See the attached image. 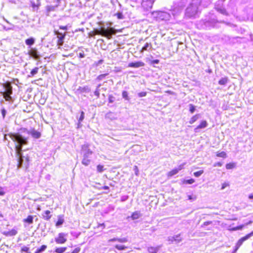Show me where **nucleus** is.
<instances>
[{
  "label": "nucleus",
  "instance_id": "2f4dec72",
  "mask_svg": "<svg viewBox=\"0 0 253 253\" xmlns=\"http://www.w3.org/2000/svg\"><path fill=\"white\" fill-rule=\"evenodd\" d=\"M204 173L203 170H201L195 172L194 175L195 177H198L200 176Z\"/></svg>",
  "mask_w": 253,
  "mask_h": 253
},
{
  "label": "nucleus",
  "instance_id": "f03ea898",
  "mask_svg": "<svg viewBox=\"0 0 253 253\" xmlns=\"http://www.w3.org/2000/svg\"><path fill=\"white\" fill-rule=\"evenodd\" d=\"M202 0H192L191 2L186 9L185 16L188 18H195L198 13Z\"/></svg>",
  "mask_w": 253,
  "mask_h": 253
},
{
  "label": "nucleus",
  "instance_id": "3c124183",
  "mask_svg": "<svg viewBox=\"0 0 253 253\" xmlns=\"http://www.w3.org/2000/svg\"><path fill=\"white\" fill-rule=\"evenodd\" d=\"M229 186V184L228 183L225 182L222 184L221 187V190L225 189L226 187Z\"/></svg>",
  "mask_w": 253,
  "mask_h": 253
},
{
  "label": "nucleus",
  "instance_id": "423d86ee",
  "mask_svg": "<svg viewBox=\"0 0 253 253\" xmlns=\"http://www.w3.org/2000/svg\"><path fill=\"white\" fill-rule=\"evenodd\" d=\"M186 2V0H181L177 5H174L173 9L172 11H170L173 17L180 12V10L185 6Z\"/></svg>",
  "mask_w": 253,
  "mask_h": 253
},
{
  "label": "nucleus",
  "instance_id": "4be33fe9",
  "mask_svg": "<svg viewBox=\"0 0 253 253\" xmlns=\"http://www.w3.org/2000/svg\"><path fill=\"white\" fill-rule=\"evenodd\" d=\"M141 216V214L139 211H135L131 215V218L133 220L137 219Z\"/></svg>",
  "mask_w": 253,
  "mask_h": 253
},
{
  "label": "nucleus",
  "instance_id": "393cba45",
  "mask_svg": "<svg viewBox=\"0 0 253 253\" xmlns=\"http://www.w3.org/2000/svg\"><path fill=\"white\" fill-rule=\"evenodd\" d=\"M199 117H200L199 114H197V115L193 116L191 118V119L189 121V123L190 124H193L195 122H196L199 118Z\"/></svg>",
  "mask_w": 253,
  "mask_h": 253
},
{
  "label": "nucleus",
  "instance_id": "a19ab883",
  "mask_svg": "<svg viewBox=\"0 0 253 253\" xmlns=\"http://www.w3.org/2000/svg\"><path fill=\"white\" fill-rule=\"evenodd\" d=\"M117 241L121 243H125L127 242V239L126 238H119V239H117Z\"/></svg>",
  "mask_w": 253,
  "mask_h": 253
},
{
  "label": "nucleus",
  "instance_id": "774afa93",
  "mask_svg": "<svg viewBox=\"0 0 253 253\" xmlns=\"http://www.w3.org/2000/svg\"><path fill=\"white\" fill-rule=\"evenodd\" d=\"M250 38H251V41L253 42V35L251 34L250 35Z\"/></svg>",
  "mask_w": 253,
  "mask_h": 253
},
{
  "label": "nucleus",
  "instance_id": "c9c22d12",
  "mask_svg": "<svg viewBox=\"0 0 253 253\" xmlns=\"http://www.w3.org/2000/svg\"><path fill=\"white\" fill-rule=\"evenodd\" d=\"M103 166L102 165H99L97 166V170L98 172H102L104 170V169H103Z\"/></svg>",
  "mask_w": 253,
  "mask_h": 253
},
{
  "label": "nucleus",
  "instance_id": "5701e85b",
  "mask_svg": "<svg viewBox=\"0 0 253 253\" xmlns=\"http://www.w3.org/2000/svg\"><path fill=\"white\" fill-rule=\"evenodd\" d=\"M152 47V45H151V44L150 43H146L145 44V45L143 46V47L142 48V49L141 50L142 51H144V50H149L151 49Z\"/></svg>",
  "mask_w": 253,
  "mask_h": 253
},
{
  "label": "nucleus",
  "instance_id": "473e14b6",
  "mask_svg": "<svg viewBox=\"0 0 253 253\" xmlns=\"http://www.w3.org/2000/svg\"><path fill=\"white\" fill-rule=\"evenodd\" d=\"M122 96L126 100H129V98L128 96V93L126 91H124L122 93Z\"/></svg>",
  "mask_w": 253,
  "mask_h": 253
},
{
  "label": "nucleus",
  "instance_id": "72a5a7b5",
  "mask_svg": "<svg viewBox=\"0 0 253 253\" xmlns=\"http://www.w3.org/2000/svg\"><path fill=\"white\" fill-rule=\"evenodd\" d=\"M235 165L234 163H229L226 165V168L227 169H232L235 167Z\"/></svg>",
  "mask_w": 253,
  "mask_h": 253
},
{
  "label": "nucleus",
  "instance_id": "c03bdc74",
  "mask_svg": "<svg viewBox=\"0 0 253 253\" xmlns=\"http://www.w3.org/2000/svg\"><path fill=\"white\" fill-rule=\"evenodd\" d=\"M64 40L58 39L57 45L59 46H62L63 44Z\"/></svg>",
  "mask_w": 253,
  "mask_h": 253
},
{
  "label": "nucleus",
  "instance_id": "e433bc0d",
  "mask_svg": "<svg viewBox=\"0 0 253 253\" xmlns=\"http://www.w3.org/2000/svg\"><path fill=\"white\" fill-rule=\"evenodd\" d=\"M115 15L117 16L119 19H123L124 18V16L122 12H118L115 14Z\"/></svg>",
  "mask_w": 253,
  "mask_h": 253
},
{
  "label": "nucleus",
  "instance_id": "09e8293b",
  "mask_svg": "<svg viewBox=\"0 0 253 253\" xmlns=\"http://www.w3.org/2000/svg\"><path fill=\"white\" fill-rule=\"evenodd\" d=\"M146 95V92H139V93H138V96L139 97L145 96Z\"/></svg>",
  "mask_w": 253,
  "mask_h": 253
},
{
  "label": "nucleus",
  "instance_id": "f257e3e1",
  "mask_svg": "<svg viewBox=\"0 0 253 253\" xmlns=\"http://www.w3.org/2000/svg\"><path fill=\"white\" fill-rule=\"evenodd\" d=\"M8 135L14 142L17 143L15 146V150L18 157V168H20L22 167L24 161L22 155V147L28 143L27 139L19 133H10Z\"/></svg>",
  "mask_w": 253,
  "mask_h": 253
},
{
  "label": "nucleus",
  "instance_id": "58836bf2",
  "mask_svg": "<svg viewBox=\"0 0 253 253\" xmlns=\"http://www.w3.org/2000/svg\"><path fill=\"white\" fill-rule=\"evenodd\" d=\"M29 248L26 246H24L21 249L22 252H26V253H30V252H29Z\"/></svg>",
  "mask_w": 253,
  "mask_h": 253
},
{
  "label": "nucleus",
  "instance_id": "7ed1b4c3",
  "mask_svg": "<svg viewBox=\"0 0 253 253\" xmlns=\"http://www.w3.org/2000/svg\"><path fill=\"white\" fill-rule=\"evenodd\" d=\"M93 152L89 148V145L85 143L82 146L81 154L83 155V159L82 164L85 166H88L91 163V156Z\"/></svg>",
  "mask_w": 253,
  "mask_h": 253
},
{
  "label": "nucleus",
  "instance_id": "4d7b16f0",
  "mask_svg": "<svg viewBox=\"0 0 253 253\" xmlns=\"http://www.w3.org/2000/svg\"><path fill=\"white\" fill-rule=\"evenodd\" d=\"M80 251V249L79 248H76L71 253H79Z\"/></svg>",
  "mask_w": 253,
  "mask_h": 253
},
{
  "label": "nucleus",
  "instance_id": "b1692460",
  "mask_svg": "<svg viewBox=\"0 0 253 253\" xmlns=\"http://www.w3.org/2000/svg\"><path fill=\"white\" fill-rule=\"evenodd\" d=\"M23 221L28 223L29 224H32L33 223V217L32 215H29L27 218L24 219Z\"/></svg>",
  "mask_w": 253,
  "mask_h": 253
},
{
  "label": "nucleus",
  "instance_id": "c85d7f7f",
  "mask_svg": "<svg viewBox=\"0 0 253 253\" xmlns=\"http://www.w3.org/2000/svg\"><path fill=\"white\" fill-rule=\"evenodd\" d=\"M228 82V79L227 78H223L221 79L219 82L218 84L221 85H225Z\"/></svg>",
  "mask_w": 253,
  "mask_h": 253
},
{
  "label": "nucleus",
  "instance_id": "aec40b11",
  "mask_svg": "<svg viewBox=\"0 0 253 253\" xmlns=\"http://www.w3.org/2000/svg\"><path fill=\"white\" fill-rule=\"evenodd\" d=\"M55 34L57 36L58 39H60V40L65 39V35H66L65 33L63 34L61 32H59L58 31H55Z\"/></svg>",
  "mask_w": 253,
  "mask_h": 253
},
{
  "label": "nucleus",
  "instance_id": "052dcab7",
  "mask_svg": "<svg viewBox=\"0 0 253 253\" xmlns=\"http://www.w3.org/2000/svg\"><path fill=\"white\" fill-rule=\"evenodd\" d=\"M59 28H60V29H62V30H67V26H60Z\"/></svg>",
  "mask_w": 253,
  "mask_h": 253
},
{
  "label": "nucleus",
  "instance_id": "20e7f679",
  "mask_svg": "<svg viewBox=\"0 0 253 253\" xmlns=\"http://www.w3.org/2000/svg\"><path fill=\"white\" fill-rule=\"evenodd\" d=\"M95 33L96 35H100L106 37L108 39H111L112 37V35L116 34V32L115 29L113 28L108 27L105 28V27H101L99 29H95Z\"/></svg>",
  "mask_w": 253,
  "mask_h": 253
},
{
  "label": "nucleus",
  "instance_id": "dca6fc26",
  "mask_svg": "<svg viewBox=\"0 0 253 253\" xmlns=\"http://www.w3.org/2000/svg\"><path fill=\"white\" fill-rule=\"evenodd\" d=\"M28 133L31 134L35 138H39L41 136V133L35 129L29 131Z\"/></svg>",
  "mask_w": 253,
  "mask_h": 253
},
{
  "label": "nucleus",
  "instance_id": "13d9d810",
  "mask_svg": "<svg viewBox=\"0 0 253 253\" xmlns=\"http://www.w3.org/2000/svg\"><path fill=\"white\" fill-rule=\"evenodd\" d=\"M222 163H220V162H217V163H215L214 165H213V166L214 167H221L222 166Z\"/></svg>",
  "mask_w": 253,
  "mask_h": 253
},
{
  "label": "nucleus",
  "instance_id": "a18cd8bd",
  "mask_svg": "<svg viewBox=\"0 0 253 253\" xmlns=\"http://www.w3.org/2000/svg\"><path fill=\"white\" fill-rule=\"evenodd\" d=\"M115 100V98L113 96L110 95L109 97V102L113 103Z\"/></svg>",
  "mask_w": 253,
  "mask_h": 253
},
{
  "label": "nucleus",
  "instance_id": "4468645a",
  "mask_svg": "<svg viewBox=\"0 0 253 253\" xmlns=\"http://www.w3.org/2000/svg\"><path fill=\"white\" fill-rule=\"evenodd\" d=\"M2 234L7 237H11L16 235L17 234V229L13 228L10 231H4L2 232Z\"/></svg>",
  "mask_w": 253,
  "mask_h": 253
},
{
  "label": "nucleus",
  "instance_id": "e2e57ef3",
  "mask_svg": "<svg viewBox=\"0 0 253 253\" xmlns=\"http://www.w3.org/2000/svg\"><path fill=\"white\" fill-rule=\"evenodd\" d=\"M117 239H119V238H113V239H110V240H109V242H114V241H117Z\"/></svg>",
  "mask_w": 253,
  "mask_h": 253
},
{
  "label": "nucleus",
  "instance_id": "8fccbe9b",
  "mask_svg": "<svg viewBox=\"0 0 253 253\" xmlns=\"http://www.w3.org/2000/svg\"><path fill=\"white\" fill-rule=\"evenodd\" d=\"M142 65L143 64H129L128 66L137 68V67H139L141 66V65Z\"/></svg>",
  "mask_w": 253,
  "mask_h": 253
},
{
  "label": "nucleus",
  "instance_id": "6e6d98bb",
  "mask_svg": "<svg viewBox=\"0 0 253 253\" xmlns=\"http://www.w3.org/2000/svg\"><path fill=\"white\" fill-rule=\"evenodd\" d=\"M5 192L3 191V188L0 186V196H3Z\"/></svg>",
  "mask_w": 253,
  "mask_h": 253
},
{
  "label": "nucleus",
  "instance_id": "9d476101",
  "mask_svg": "<svg viewBox=\"0 0 253 253\" xmlns=\"http://www.w3.org/2000/svg\"><path fill=\"white\" fill-rule=\"evenodd\" d=\"M66 234L64 233H60L58 235V237L55 238V241L57 244H62L67 241L66 238Z\"/></svg>",
  "mask_w": 253,
  "mask_h": 253
},
{
  "label": "nucleus",
  "instance_id": "39448f33",
  "mask_svg": "<svg viewBox=\"0 0 253 253\" xmlns=\"http://www.w3.org/2000/svg\"><path fill=\"white\" fill-rule=\"evenodd\" d=\"M169 10V12L162 11H154L152 12L151 14L153 17L157 20H169L171 17L172 13Z\"/></svg>",
  "mask_w": 253,
  "mask_h": 253
},
{
  "label": "nucleus",
  "instance_id": "a878e982",
  "mask_svg": "<svg viewBox=\"0 0 253 253\" xmlns=\"http://www.w3.org/2000/svg\"><path fill=\"white\" fill-rule=\"evenodd\" d=\"M30 55L36 59H38L39 57L38 52L36 50H32L30 52Z\"/></svg>",
  "mask_w": 253,
  "mask_h": 253
},
{
  "label": "nucleus",
  "instance_id": "864d4df0",
  "mask_svg": "<svg viewBox=\"0 0 253 253\" xmlns=\"http://www.w3.org/2000/svg\"><path fill=\"white\" fill-rule=\"evenodd\" d=\"M100 86L99 85L97 88H98ZM94 95L97 96L98 97L99 96V91L98 88L96 89V90L94 91Z\"/></svg>",
  "mask_w": 253,
  "mask_h": 253
},
{
  "label": "nucleus",
  "instance_id": "5fc2aeb1",
  "mask_svg": "<svg viewBox=\"0 0 253 253\" xmlns=\"http://www.w3.org/2000/svg\"><path fill=\"white\" fill-rule=\"evenodd\" d=\"M4 98L5 100L7 101H9L11 99L10 95H6L5 94L4 95Z\"/></svg>",
  "mask_w": 253,
  "mask_h": 253
},
{
  "label": "nucleus",
  "instance_id": "0eeeda50",
  "mask_svg": "<svg viewBox=\"0 0 253 253\" xmlns=\"http://www.w3.org/2000/svg\"><path fill=\"white\" fill-rule=\"evenodd\" d=\"M155 0H142L141 6L145 11H149L152 8Z\"/></svg>",
  "mask_w": 253,
  "mask_h": 253
},
{
  "label": "nucleus",
  "instance_id": "37998d69",
  "mask_svg": "<svg viewBox=\"0 0 253 253\" xmlns=\"http://www.w3.org/2000/svg\"><path fill=\"white\" fill-rule=\"evenodd\" d=\"M195 182V180L194 179H188V180H186L185 181V183H187V184H192L194 182Z\"/></svg>",
  "mask_w": 253,
  "mask_h": 253
},
{
  "label": "nucleus",
  "instance_id": "0e129e2a",
  "mask_svg": "<svg viewBox=\"0 0 253 253\" xmlns=\"http://www.w3.org/2000/svg\"><path fill=\"white\" fill-rule=\"evenodd\" d=\"M111 1L113 4H115L116 3H117L118 2V0H111Z\"/></svg>",
  "mask_w": 253,
  "mask_h": 253
},
{
  "label": "nucleus",
  "instance_id": "603ef678",
  "mask_svg": "<svg viewBox=\"0 0 253 253\" xmlns=\"http://www.w3.org/2000/svg\"><path fill=\"white\" fill-rule=\"evenodd\" d=\"M211 223V221H206L202 225V227H204L206 226L209 225Z\"/></svg>",
  "mask_w": 253,
  "mask_h": 253
},
{
  "label": "nucleus",
  "instance_id": "680f3d73",
  "mask_svg": "<svg viewBox=\"0 0 253 253\" xmlns=\"http://www.w3.org/2000/svg\"><path fill=\"white\" fill-rule=\"evenodd\" d=\"M80 31L82 33H84V28H79L78 29L76 30V32Z\"/></svg>",
  "mask_w": 253,
  "mask_h": 253
},
{
  "label": "nucleus",
  "instance_id": "f8f14e48",
  "mask_svg": "<svg viewBox=\"0 0 253 253\" xmlns=\"http://www.w3.org/2000/svg\"><path fill=\"white\" fill-rule=\"evenodd\" d=\"M185 165V163H183V164L180 165L179 166H178V168H175V169L171 170V171H169L168 173V176L171 177V176H172L174 175L177 174L179 170H181L182 169H183L184 168Z\"/></svg>",
  "mask_w": 253,
  "mask_h": 253
},
{
  "label": "nucleus",
  "instance_id": "7c9ffc66",
  "mask_svg": "<svg viewBox=\"0 0 253 253\" xmlns=\"http://www.w3.org/2000/svg\"><path fill=\"white\" fill-rule=\"evenodd\" d=\"M115 248L117 249H118V250L122 251V250H125L126 248V246H125L124 245H117L115 246Z\"/></svg>",
  "mask_w": 253,
  "mask_h": 253
},
{
  "label": "nucleus",
  "instance_id": "f704fd0d",
  "mask_svg": "<svg viewBox=\"0 0 253 253\" xmlns=\"http://www.w3.org/2000/svg\"><path fill=\"white\" fill-rule=\"evenodd\" d=\"M216 156L219 157H222V158H226V154L225 152H221L220 153H218L217 154Z\"/></svg>",
  "mask_w": 253,
  "mask_h": 253
},
{
  "label": "nucleus",
  "instance_id": "49530a36",
  "mask_svg": "<svg viewBox=\"0 0 253 253\" xmlns=\"http://www.w3.org/2000/svg\"><path fill=\"white\" fill-rule=\"evenodd\" d=\"M46 249V246L45 245H42L41 247L38 250L40 252H42L44 251Z\"/></svg>",
  "mask_w": 253,
  "mask_h": 253
},
{
  "label": "nucleus",
  "instance_id": "6ab92c4d",
  "mask_svg": "<svg viewBox=\"0 0 253 253\" xmlns=\"http://www.w3.org/2000/svg\"><path fill=\"white\" fill-rule=\"evenodd\" d=\"M64 222L63 215H59L58 216V221L56 223V226L57 227L60 226L63 224Z\"/></svg>",
  "mask_w": 253,
  "mask_h": 253
},
{
  "label": "nucleus",
  "instance_id": "412c9836",
  "mask_svg": "<svg viewBox=\"0 0 253 253\" xmlns=\"http://www.w3.org/2000/svg\"><path fill=\"white\" fill-rule=\"evenodd\" d=\"M35 40L33 38H30L25 41V43L27 45L31 46L34 44Z\"/></svg>",
  "mask_w": 253,
  "mask_h": 253
},
{
  "label": "nucleus",
  "instance_id": "cd10ccee",
  "mask_svg": "<svg viewBox=\"0 0 253 253\" xmlns=\"http://www.w3.org/2000/svg\"><path fill=\"white\" fill-rule=\"evenodd\" d=\"M84 118V113L83 111L81 113V116L78 120V127L80 126L81 123L83 121Z\"/></svg>",
  "mask_w": 253,
  "mask_h": 253
},
{
  "label": "nucleus",
  "instance_id": "de8ad7c7",
  "mask_svg": "<svg viewBox=\"0 0 253 253\" xmlns=\"http://www.w3.org/2000/svg\"><path fill=\"white\" fill-rule=\"evenodd\" d=\"M188 200H192V201H194L196 199V196H194V195H188Z\"/></svg>",
  "mask_w": 253,
  "mask_h": 253
},
{
  "label": "nucleus",
  "instance_id": "c756f323",
  "mask_svg": "<svg viewBox=\"0 0 253 253\" xmlns=\"http://www.w3.org/2000/svg\"><path fill=\"white\" fill-rule=\"evenodd\" d=\"M39 70V68L38 67H36L33 69L30 72V75H29V77H32L36 75Z\"/></svg>",
  "mask_w": 253,
  "mask_h": 253
},
{
  "label": "nucleus",
  "instance_id": "79ce46f5",
  "mask_svg": "<svg viewBox=\"0 0 253 253\" xmlns=\"http://www.w3.org/2000/svg\"><path fill=\"white\" fill-rule=\"evenodd\" d=\"M1 112L2 116V118H3V119H4L5 117L7 112H6V110L3 108L1 109Z\"/></svg>",
  "mask_w": 253,
  "mask_h": 253
},
{
  "label": "nucleus",
  "instance_id": "ea45409f",
  "mask_svg": "<svg viewBox=\"0 0 253 253\" xmlns=\"http://www.w3.org/2000/svg\"><path fill=\"white\" fill-rule=\"evenodd\" d=\"M195 110V107L192 104L189 105V111L191 113H193Z\"/></svg>",
  "mask_w": 253,
  "mask_h": 253
},
{
  "label": "nucleus",
  "instance_id": "f3484780",
  "mask_svg": "<svg viewBox=\"0 0 253 253\" xmlns=\"http://www.w3.org/2000/svg\"><path fill=\"white\" fill-rule=\"evenodd\" d=\"M42 218L46 220H49L51 217L50 211L48 210L44 211L42 214Z\"/></svg>",
  "mask_w": 253,
  "mask_h": 253
},
{
  "label": "nucleus",
  "instance_id": "bf43d9fd",
  "mask_svg": "<svg viewBox=\"0 0 253 253\" xmlns=\"http://www.w3.org/2000/svg\"><path fill=\"white\" fill-rule=\"evenodd\" d=\"M85 57V54L84 53V52H80L79 53V57L80 58H84Z\"/></svg>",
  "mask_w": 253,
  "mask_h": 253
},
{
  "label": "nucleus",
  "instance_id": "9b49d317",
  "mask_svg": "<svg viewBox=\"0 0 253 253\" xmlns=\"http://www.w3.org/2000/svg\"><path fill=\"white\" fill-rule=\"evenodd\" d=\"M202 24H203L204 25L205 28H211L215 26L216 23H217V20L214 19L208 20H204L202 21Z\"/></svg>",
  "mask_w": 253,
  "mask_h": 253
},
{
  "label": "nucleus",
  "instance_id": "338daca9",
  "mask_svg": "<svg viewBox=\"0 0 253 253\" xmlns=\"http://www.w3.org/2000/svg\"><path fill=\"white\" fill-rule=\"evenodd\" d=\"M249 199H253V194H251L249 196Z\"/></svg>",
  "mask_w": 253,
  "mask_h": 253
},
{
  "label": "nucleus",
  "instance_id": "2eb2a0df",
  "mask_svg": "<svg viewBox=\"0 0 253 253\" xmlns=\"http://www.w3.org/2000/svg\"><path fill=\"white\" fill-rule=\"evenodd\" d=\"M208 124L206 121H203L200 123V124L194 129V131L195 132H198L199 129L204 128L208 126Z\"/></svg>",
  "mask_w": 253,
  "mask_h": 253
},
{
  "label": "nucleus",
  "instance_id": "4c0bfd02",
  "mask_svg": "<svg viewBox=\"0 0 253 253\" xmlns=\"http://www.w3.org/2000/svg\"><path fill=\"white\" fill-rule=\"evenodd\" d=\"M108 74H109L108 73H107L105 74H101V75H99V76H98L97 79L98 80H102L105 77V76L108 75Z\"/></svg>",
  "mask_w": 253,
  "mask_h": 253
},
{
  "label": "nucleus",
  "instance_id": "1a4fd4ad",
  "mask_svg": "<svg viewBox=\"0 0 253 253\" xmlns=\"http://www.w3.org/2000/svg\"><path fill=\"white\" fill-rule=\"evenodd\" d=\"M168 240L170 244L179 243L182 241V238L181 237V234H179L173 236H169L168 237Z\"/></svg>",
  "mask_w": 253,
  "mask_h": 253
},
{
  "label": "nucleus",
  "instance_id": "a211bd4d",
  "mask_svg": "<svg viewBox=\"0 0 253 253\" xmlns=\"http://www.w3.org/2000/svg\"><path fill=\"white\" fill-rule=\"evenodd\" d=\"M160 248L161 246H157L156 247H150L148 248L147 251L150 253H157Z\"/></svg>",
  "mask_w": 253,
  "mask_h": 253
},
{
  "label": "nucleus",
  "instance_id": "6e6552de",
  "mask_svg": "<svg viewBox=\"0 0 253 253\" xmlns=\"http://www.w3.org/2000/svg\"><path fill=\"white\" fill-rule=\"evenodd\" d=\"M253 235V231L251 232L250 233L248 234L245 237H243L240 239L237 243H236L235 249H234L233 253H235L237 250L239 248V247L242 245L243 243L249 239L251 237H252Z\"/></svg>",
  "mask_w": 253,
  "mask_h": 253
},
{
  "label": "nucleus",
  "instance_id": "69168bd1",
  "mask_svg": "<svg viewBox=\"0 0 253 253\" xmlns=\"http://www.w3.org/2000/svg\"><path fill=\"white\" fill-rule=\"evenodd\" d=\"M158 62H159V60L156 59V60H153L151 63L156 64V63H158Z\"/></svg>",
  "mask_w": 253,
  "mask_h": 253
},
{
  "label": "nucleus",
  "instance_id": "ddd939ff",
  "mask_svg": "<svg viewBox=\"0 0 253 253\" xmlns=\"http://www.w3.org/2000/svg\"><path fill=\"white\" fill-rule=\"evenodd\" d=\"M5 88V94L6 95H11L12 94V87L10 82H6L3 84Z\"/></svg>",
  "mask_w": 253,
  "mask_h": 253
},
{
  "label": "nucleus",
  "instance_id": "bb28decb",
  "mask_svg": "<svg viewBox=\"0 0 253 253\" xmlns=\"http://www.w3.org/2000/svg\"><path fill=\"white\" fill-rule=\"evenodd\" d=\"M67 250L66 247H61L56 248L55 252L56 253H63Z\"/></svg>",
  "mask_w": 253,
  "mask_h": 253
}]
</instances>
